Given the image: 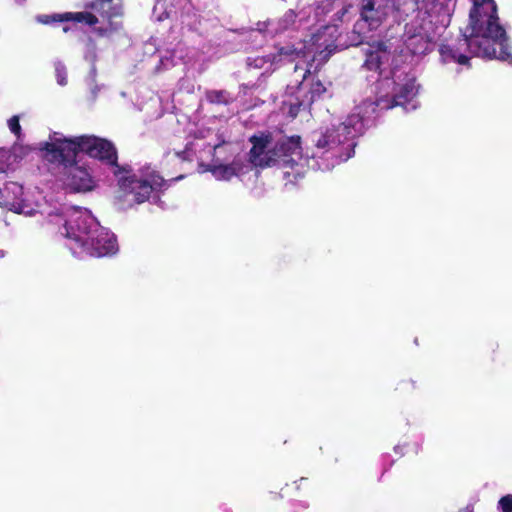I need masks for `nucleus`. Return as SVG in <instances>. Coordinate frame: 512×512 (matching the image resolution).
Here are the masks:
<instances>
[{
    "label": "nucleus",
    "instance_id": "a878e982",
    "mask_svg": "<svg viewBox=\"0 0 512 512\" xmlns=\"http://www.w3.org/2000/svg\"><path fill=\"white\" fill-rule=\"evenodd\" d=\"M69 30H70V27H69V26H64V27H63V32H65V33H66V32H68Z\"/></svg>",
    "mask_w": 512,
    "mask_h": 512
},
{
    "label": "nucleus",
    "instance_id": "412c9836",
    "mask_svg": "<svg viewBox=\"0 0 512 512\" xmlns=\"http://www.w3.org/2000/svg\"><path fill=\"white\" fill-rule=\"evenodd\" d=\"M212 101L222 102L226 101L223 92H214L210 95Z\"/></svg>",
    "mask_w": 512,
    "mask_h": 512
},
{
    "label": "nucleus",
    "instance_id": "bb28decb",
    "mask_svg": "<svg viewBox=\"0 0 512 512\" xmlns=\"http://www.w3.org/2000/svg\"><path fill=\"white\" fill-rule=\"evenodd\" d=\"M459 512H471V510L469 508H465V509H463V510H461Z\"/></svg>",
    "mask_w": 512,
    "mask_h": 512
},
{
    "label": "nucleus",
    "instance_id": "dca6fc26",
    "mask_svg": "<svg viewBox=\"0 0 512 512\" xmlns=\"http://www.w3.org/2000/svg\"><path fill=\"white\" fill-rule=\"evenodd\" d=\"M304 158L307 160V164L304 167V172L302 174H300V176L304 175V173L306 172V168H308V167L318 168L320 170H329L335 165V161L331 162V163L327 162V160H329V157H326V159H323L322 157H318V156L314 155L312 158V161H310L308 159V157H304ZM290 174H293V176L295 178L299 177V175H297L295 173V170H291Z\"/></svg>",
    "mask_w": 512,
    "mask_h": 512
},
{
    "label": "nucleus",
    "instance_id": "5701e85b",
    "mask_svg": "<svg viewBox=\"0 0 512 512\" xmlns=\"http://www.w3.org/2000/svg\"><path fill=\"white\" fill-rule=\"evenodd\" d=\"M176 59L181 60L182 55H176L175 53L172 55L171 65H175L177 63Z\"/></svg>",
    "mask_w": 512,
    "mask_h": 512
},
{
    "label": "nucleus",
    "instance_id": "a211bd4d",
    "mask_svg": "<svg viewBox=\"0 0 512 512\" xmlns=\"http://www.w3.org/2000/svg\"><path fill=\"white\" fill-rule=\"evenodd\" d=\"M55 74H56L57 83L60 86H65L67 84V73H66V68L62 63L57 62L55 64Z\"/></svg>",
    "mask_w": 512,
    "mask_h": 512
},
{
    "label": "nucleus",
    "instance_id": "f3484780",
    "mask_svg": "<svg viewBox=\"0 0 512 512\" xmlns=\"http://www.w3.org/2000/svg\"><path fill=\"white\" fill-rule=\"evenodd\" d=\"M7 125H8L10 132L13 133L17 137V140H20V138L22 136V129H21V125H20L19 116L14 115L11 118H9L7 120Z\"/></svg>",
    "mask_w": 512,
    "mask_h": 512
},
{
    "label": "nucleus",
    "instance_id": "f257e3e1",
    "mask_svg": "<svg viewBox=\"0 0 512 512\" xmlns=\"http://www.w3.org/2000/svg\"><path fill=\"white\" fill-rule=\"evenodd\" d=\"M349 8L346 0H317L313 18L310 16L312 8L302 9L297 15L293 10H289L276 22L258 24L259 33L273 36L295 25V18L298 17V27L309 31L302 40V52H306V57L302 58L307 66L303 81L296 87L288 86L287 99L283 101V111L291 117L298 114L301 106H309L326 91V87L320 81L309 83L306 74L316 71L335 50L337 23L343 20Z\"/></svg>",
    "mask_w": 512,
    "mask_h": 512
},
{
    "label": "nucleus",
    "instance_id": "0eeeda50",
    "mask_svg": "<svg viewBox=\"0 0 512 512\" xmlns=\"http://www.w3.org/2000/svg\"><path fill=\"white\" fill-rule=\"evenodd\" d=\"M90 7L100 14L101 20L90 12L81 11L50 15L42 14L36 16V21L44 25L56 22H73L94 26L97 23H101V26L96 28V31L102 36H108L121 28L120 17L122 15V7L119 0H97Z\"/></svg>",
    "mask_w": 512,
    "mask_h": 512
},
{
    "label": "nucleus",
    "instance_id": "cd10ccee",
    "mask_svg": "<svg viewBox=\"0 0 512 512\" xmlns=\"http://www.w3.org/2000/svg\"><path fill=\"white\" fill-rule=\"evenodd\" d=\"M1 257H4V252L2 250H0V258Z\"/></svg>",
    "mask_w": 512,
    "mask_h": 512
},
{
    "label": "nucleus",
    "instance_id": "1a4fd4ad",
    "mask_svg": "<svg viewBox=\"0 0 512 512\" xmlns=\"http://www.w3.org/2000/svg\"><path fill=\"white\" fill-rule=\"evenodd\" d=\"M2 174L0 182L4 179ZM0 207L7 208L18 214L25 216H33L36 213L47 218V222L51 224L54 218L62 219L59 215V206L44 202L34 201L30 193H25L21 185L16 182L5 183L0 187Z\"/></svg>",
    "mask_w": 512,
    "mask_h": 512
},
{
    "label": "nucleus",
    "instance_id": "4be33fe9",
    "mask_svg": "<svg viewBox=\"0 0 512 512\" xmlns=\"http://www.w3.org/2000/svg\"><path fill=\"white\" fill-rule=\"evenodd\" d=\"M95 76H96V71H95L94 66H92L90 74H89V77H88L89 84H93L94 83Z\"/></svg>",
    "mask_w": 512,
    "mask_h": 512
},
{
    "label": "nucleus",
    "instance_id": "393cba45",
    "mask_svg": "<svg viewBox=\"0 0 512 512\" xmlns=\"http://www.w3.org/2000/svg\"><path fill=\"white\" fill-rule=\"evenodd\" d=\"M299 69H302V68H301V64H300V62H298V63L296 64V66H295V72H297Z\"/></svg>",
    "mask_w": 512,
    "mask_h": 512
},
{
    "label": "nucleus",
    "instance_id": "9d476101",
    "mask_svg": "<svg viewBox=\"0 0 512 512\" xmlns=\"http://www.w3.org/2000/svg\"><path fill=\"white\" fill-rule=\"evenodd\" d=\"M62 167L60 182L70 191L88 192L94 189L95 180L86 167L79 165L74 158L69 163L49 161Z\"/></svg>",
    "mask_w": 512,
    "mask_h": 512
},
{
    "label": "nucleus",
    "instance_id": "b1692460",
    "mask_svg": "<svg viewBox=\"0 0 512 512\" xmlns=\"http://www.w3.org/2000/svg\"><path fill=\"white\" fill-rule=\"evenodd\" d=\"M161 61H162L163 65H164L165 67L169 66V64L167 63V62H168V58H167L166 56H165V57H163Z\"/></svg>",
    "mask_w": 512,
    "mask_h": 512
},
{
    "label": "nucleus",
    "instance_id": "f03ea898",
    "mask_svg": "<svg viewBox=\"0 0 512 512\" xmlns=\"http://www.w3.org/2000/svg\"><path fill=\"white\" fill-rule=\"evenodd\" d=\"M390 58L386 45L377 43L366 51L365 66L369 70H379L380 79L377 85L376 102L364 101L357 105L351 114L344 119H334L330 126L321 133L317 140V148L328 147V154L333 147L349 142V153L341 159L348 160L353 154V139L363 133L366 121L376 112L377 108L384 110L395 106H403L406 110H414L417 103L414 98L418 93V86L413 74L407 66H398L393 60L392 67L383 68Z\"/></svg>",
    "mask_w": 512,
    "mask_h": 512
},
{
    "label": "nucleus",
    "instance_id": "20e7f679",
    "mask_svg": "<svg viewBox=\"0 0 512 512\" xmlns=\"http://www.w3.org/2000/svg\"><path fill=\"white\" fill-rule=\"evenodd\" d=\"M470 33L465 44L478 57L496 58L512 64V52L504 28L499 23L494 0H470Z\"/></svg>",
    "mask_w": 512,
    "mask_h": 512
},
{
    "label": "nucleus",
    "instance_id": "ddd939ff",
    "mask_svg": "<svg viewBox=\"0 0 512 512\" xmlns=\"http://www.w3.org/2000/svg\"><path fill=\"white\" fill-rule=\"evenodd\" d=\"M470 33V29L467 28L466 32L464 34L465 38L459 41L458 45H450V44H441L439 47V54L441 58V62L444 64L448 63H457L459 65H468L470 58L462 52V47L465 46L468 48V50L476 55L474 52L471 51L469 46L465 44V41L468 39Z\"/></svg>",
    "mask_w": 512,
    "mask_h": 512
},
{
    "label": "nucleus",
    "instance_id": "f8f14e48",
    "mask_svg": "<svg viewBox=\"0 0 512 512\" xmlns=\"http://www.w3.org/2000/svg\"><path fill=\"white\" fill-rule=\"evenodd\" d=\"M244 168L241 159L236 158L230 164L214 162L213 164H200V171H209L214 178L219 181H229L233 177L238 176Z\"/></svg>",
    "mask_w": 512,
    "mask_h": 512
},
{
    "label": "nucleus",
    "instance_id": "4468645a",
    "mask_svg": "<svg viewBox=\"0 0 512 512\" xmlns=\"http://www.w3.org/2000/svg\"><path fill=\"white\" fill-rule=\"evenodd\" d=\"M31 152V148L24 145L19 140L12 146L11 150L0 148V178L2 174L13 170L15 164L26 157Z\"/></svg>",
    "mask_w": 512,
    "mask_h": 512
},
{
    "label": "nucleus",
    "instance_id": "6e6552de",
    "mask_svg": "<svg viewBox=\"0 0 512 512\" xmlns=\"http://www.w3.org/2000/svg\"><path fill=\"white\" fill-rule=\"evenodd\" d=\"M166 187V181L149 166L128 174L119 179V190L116 204L122 210L142 204L146 201H156L158 193Z\"/></svg>",
    "mask_w": 512,
    "mask_h": 512
},
{
    "label": "nucleus",
    "instance_id": "7ed1b4c3",
    "mask_svg": "<svg viewBox=\"0 0 512 512\" xmlns=\"http://www.w3.org/2000/svg\"><path fill=\"white\" fill-rule=\"evenodd\" d=\"M59 215L51 223L68 239V247L77 257H103L118 251L117 240L109 230L100 226L92 213L81 207L59 205Z\"/></svg>",
    "mask_w": 512,
    "mask_h": 512
},
{
    "label": "nucleus",
    "instance_id": "6ab92c4d",
    "mask_svg": "<svg viewBox=\"0 0 512 512\" xmlns=\"http://www.w3.org/2000/svg\"><path fill=\"white\" fill-rule=\"evenodd\" d=\"M498 510L500 512H512V494H508L498 501Z\"/></svg>",
    "mask_w": 512,
    "mask_h": 512
},
{
    "label": "nucleus",
    "instance_id": "423d86ee",
    "mask_svg": "<svg viewBox=\"0 0 512 512\" xmlns=\"http://www.w3.org/2000/svg\"><path fill=\"white\" fill-rule=\"evenodd\" d=\"M250 141V160L255 166H279L286 170L284 173L287 176L290 175L289 170H295L297 175L304 172L307 160L303 158L298 136L282 138L273 143L270 135L262 133L251 137Z\"/></svg>",
    "mask_w": 512,
    "mask_h": 512
},
{
    "label": "nucleus",
    "instance_id": "9b49d317",
    "mask_svg": "<svg viewBox=\"0 0 512 512\" xmlns=\"http://www.w3.org/2000/svg\"><path fill=\"white\" fill-rule=\"evenodd\" d=\"M300 57H306V52H302V41L298 43L297 47H279L277 48V54H272L268 57L257 56L248 58V66L255 69H264L265 72H269L287 61Z\"/></svg>",
    "mask_w": 512,
    "mask_h": 512
},
{
    "label": "nucleus",
    "instance_id": "aec40b11",
    "mask_svg": "<svg viewBox=\"0 0 512 512\" xmlns=\"http://www.w3.org/2000/svg\"><path fill=\"white\" fill-rule=\"evenodd\" d=\"M85 59L87 61H90L91 63H94L96 60V51L93 44H89L87 47V50L85 52Z\"/></svg>",
    "mask_w": 512,
    "mask_h": 512
},
{
    "label": "nucleus",
    "instance_id": "39448f33",
    "mask_svg": "<svg viewBox=\"0 0 512 512\" xmlns=\"http://www.w3.org/2000/svg\"><path fill=\"white\" fill-rule=\"evenodd\" d=\"M39 149L47 161L69 163L80 152L86 153L113 168L117 167V152L114 145L103 138L93 135L66 136L61 132H52Z\"/></svg>",
    "mask_w": 512,
    "mask_h": 512
},
{
    "label": "nucleus",
    "instance_id": "c756f323",
    "mask_svg": "<svg viewBox=\"0 0 512 512\" xmlns=\"http://www.w3.org/2000/svg\"><path fill=\"white\" fill-rule=\"evenodd\" d=\"M217 149H219V146H218V145H215V146H214V150L216 151Z\"/></svg>",
    "mask_w": 512,
    "mask_h": 512
},
{
    "label": "nucleus",
    "instance_id": "2eb2a0df",
    "mask_svg": "<svg viewBox=\"0 0 512 512\" xmlns=\"http://www.w3.org/2000/svg\"><path fill=\"white\" fill-rule=\"evenodd\" d=\"M406 48L414 55L425 54L429 50V39L425 32L419 31L405 40Z\"/></svg>",
    "mask_w": 512,
    "mask_h": 512
},
{
    "label": "nucleus",
    "instance_id": "c85d7f7f",
    "mask_svg": "<svg viewBox=\"0 0 512 512\" xmlns=\"http://www.w3.org/2000/svg\"><path fill=\"white\" fill-rule=\"evenodd\" d=\"M159 4H160V2L158 1V2L156 3L155 10L158 8Z\"/></svg>",
    "mask_w": 512,
    "mask_h": 512
}]
</instances>
